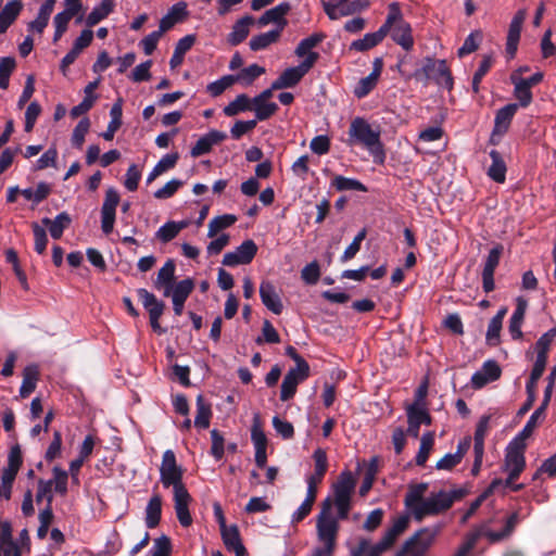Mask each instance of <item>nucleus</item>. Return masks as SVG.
I'll return each mask as SVG.
<instances>
[{
  "mask_svg": "<svg viewBox=\"0 0 556 556\" xmlns=\"http://www.w3.org/2000/svg\"><path fill=\"white\" fill-rule=\"evenodd\" d=\"M356 480L350 470L342 471L332 484L333 496L326 497L317 517V538L319 542H337L339 520H345L352 508V496Z\"/></svg>",
  "mask_w": 556,
  "mask_h": 556,
  "instance_id": "nucleus-1",
  "label": "nucleus"
},
{
  "mask_svg": "<svg viewBox=\"0 0 556 556\" xmlns=\"http://www.w3.org/2000/svg\"><path fill=\"white\" fill-rule=\"evenodd\" d=\"M349 143L361 144L366 148L374 157L376 164L386 161L384 146L380 140V130L374 129L363 117H355L349 128Z\"/></svg>",
  "mask_w": 556,
  "mask_h": 556,
  "instance_id": "nucleus-2",
  "label": "nucleus"
},
{
  "mask_svg": "<svg viewBox=\"0 0 556 556\" xmlns=\"http://www.w3.org/2000/svg\"><path fill=\"white\" fill-rule=\"evenodd\" d=\"M382 25H387V35L405 51H410L414 47L413 29L408 22L403 17L399 2H391L388 7V15Z\"/></svg>",
  "mask_w": 556,
  "mask_h": 556,
  "instance_id": "nucleus-3",
  "label": "nucleus"
},
{
  "mask_svg": "<svg viewBox=\"0 0 556 556\" xmlns=\"http://www.w3.org/2000/svg\"><path fill=\"white\" fill-rule=\"evenodd\" d=\"M413 77L425 86H427L430 80H434L438 85H442L451 90L454 85L452 73L445 60L426 58L422 66L414 72Z\"/></svg>",
  "mask_w": 556,
  "mask_h": 556,
  "instance_id": "nucleus-4",
  "label": "nucleus"
},
{
  "mask_svg": "<svg viewBox=\"0 0 556 556\" xmlns=\"http://www.w3.org/2000/svg\"><path fill=\"white\" fill-rule=\"evenodd\" d=\"M527 448L526 443H519L511 440L507 447L504 459L503 470L508 472L505 480V485H510L515 482L526 468L525 451Z\"/></svg>",
  "mask_w": 556,
  "mask_h": 556,
  "instance_id": "nucleus-5",
  "label": "nucleus"
},
{
  "mask_svg": "<svg viewBox=\"0 0 556 556\" xmlns=\"http://www.w3.org/2000/svg\"><path fill=\"white\" fill-rule=\"evenodd\" d=\"M184 469L177 464L174 451L166 450L163 453L160 467V479L164 488L173 486L174 491L186 488L182 483Z\"/></svg>",
  "mask_w": 556,
  "mask_h": 556,
  "instance_id": "nucleus-6",
  "label": "nucleus"
},
{
  "mask_svg": "<svg viewBox=\"0 0 556 556\" xmlns=\"http://www.w3.org/2000/svg\"><path fill=\"white\" fill-rule=\"evenodd\" d=\"M121 197L116 189L109 188L101 207V229L103 233L110 235L114 229L116 218V207L119 204Z\"/></svg>",
  "mask_w": 556,
  "mask_h": 556,
  "instance_id": "nucleus-7",
  "label": "nucleus"
},
{
  "mask_svg": "<svg viewBox=\"0 0 556 556\" xmlns=\"http://www.w3.org/2000/svg\"><path fill=\"white\" fill-rule=\"evenodd\" d=\"M504 248L502 244L494 245L486 258L482 270V288L485 293H490L495 289L494 273L500 264Z\"/></svg>",
  "mask_w": 556,
  "mask_h": 556,
  "instance_id": "nucleus-8",
  "label": "nucleus"
},
{
  "mask_svg": "<svg viewBox=\"0 0 556 556\" xmlns=\"http://www.w3.org/2000/svg\"><path fill=\"white\" fill-rule=\"evenodd\" d=\"M408 428L406 433L413 438L419 437V429L422 424L431 425V415L419 405L418 402L413 403L406 409Z\"/></svg>",
  "mask_w": 556,
  "mask_h": 556,
  "instance_id": "nucleus-9",
  "label": "nucleus"
},
{
  "mask_svg": "<svg viewBox=\"0 0 556 556\" xmlns=\"http://www.w3.org/2000/svg\"><path fill=\"white\" fill-rule=\"evenodd\" d=\"M502 368L494 359H488L482 364L480 370H477L471 377V386L473 389H481L490 382L501 378Z\"/></svg>",
  "mask_w": 556,
  "mask_h": 556,
  "instance_id": "nucleus-10",
  "label": "nucleus"
},
{
  "mask_svg": "<svg viewBox=\"0 0 556 556\" xmlns=\"http://www.w3.org/2000/svg\"><path fill=\"white\" fill-rule=\"evenodd\" d=\"M192 501L187 488H179L174 491L175 511L179 523L187 528L192 523L189 511V504Z\"/></svg>",
  "mask_w": 556,
  "mask_h": 556,
  "instance_id": "nucleus-11",
  "label": "nucleus"
},
{
  "mask_svg": "<svg viewBox=\"0 0 556 556\" xmlns=\"http://www.w3.org/2000/svg\"><path fill=\"white\" fill-rule=\"evenodd\" d=\"M175 261L168 258L164 265L159 269L156 279L153 281V287L156 290H163V295L168 298L172 293L175 283Z\"/></svg>",
  "mask_w": 556,
  "mask_h": 556,
  "instance_id": "nucleus-12",
  "label": "nucleus"
},
{
  "mask_svg": "<svg viewBox=\"0 0 556 556\" xmlns=\"http://www.w3.org/2000/svg\"><path fill=\"white\" fill-rule=\"evenodd\" d=\"M226 138L227 135L224 131L212 129L195 142L190 150V154L192 157L207 154L212 151L214 146L219 144Z\"/></svg>",
  "mask_w": 556,
  "mask_h": 556,
  "instance_id": "nucleus-13",
  "label": "nucleus"
},
{
  "mask_svg": "<svg viewBox=\"0 0 556 556\" xmlns=\"http://www.w3.org/2000/svg\"><path fill=\"white\" fill-rule=\"evenodd\" d=\"M523 21V11H518L510 21L506 41V53L509 59H513L516 55Z\"/></svg>",
  "mask_w": 556,
  "mask_h": 556,
  "instance_id": "nucleus-14",
  "label": "nucleus"
},
{
  "mask_svg": "<svg viewBox=\"0 0 556 556\" xmlns=\"http://www.w3.org/2000/svg\"><path fill=\"white\" fill-rule=\"evenodd\" d=\"M291 10V5L289 2H281L278 5L267 10L257 21V24L262 26H266L269 23H275L277 28H281V31L287 26L288 21L285 16Z\"/></svg>",
  "mask_w": 556,
  "mask_h": 556,
  "instance_id": "nucleus-15",
  "label": "nucleus"
},
{
  "mask_svg": "<svg viewBox=\"0 0 556 556\" xmlns=\"http://www.w3.org/2000/svg\"><path fill=\"white\" fill-rule=\"evenodd\" d=\"M189 15L187 3L179 1L175 3L168 12L161 18L159 29L164 34L173 28L177 23L184 22Z\"/></svg>",
  "mask_w": 556,
  "mask_h": 556,
  "instance_id": "nucleus-16",
  "label": "nucleus"
},
{
  "mask_svg": "<svg viewBox=\"0 0 556 556\" xmlns=\"http://www.w3.org/2000/svg\"><path fill=\"white\" fill-rule=\"evenodd\" d=\"M223 542L229 552L236 556H248V552L242 544L239 528L237 525L227 526L220 530Z\"/></svg>",
  "mask_w": 556,
  "mask_h": 556,
  "instance_id": "nucleus-17",
  "label": "nucleus"
},
{
  "mask_svg": "<svg viewBox=\"0 0 556 556\" xmlns=\"http://www.w3.org/2000/svg\"><path fill=\"white\" fill-rule=\"evenodd\" d=\"M262 303L274 314L280 315L283 309L282 301L276 291L275 286L269 281H262L260 286Z\"/></svg>",
  "mask_w": 556,
  "mask_h": 556,
  "instance_id": "nucleus-18",
  "label": "nucleus"
},
{
  "mask_svg": "<svg viewBox=\"0 0 556 556\" xmlns=\"http://www.w3.org/2000/svg\"><path fill=\"white\" fill-rule=\"evenodd\" d=\"M137 295L141 301L143 307L149 313L150 319H160L165 309V303L159 300L152 292H149L144 288L137 290Z\"/></svg>",
  "mask_w": 556,
  "mask_h": 556,
  "instance_id": "nucleus-19",
  "label": "nucleus"
},
{
  "mask_svg": "<svg viewBox=\"0 0 556 556\" xmlns=\"http://www.w3.org/2000/svg\"><path fill=\"white\" fill-rule=\"evenodd\" d=\"M387 25H381L377 31L368 33L362 39L352 41L350 50L365 52L375 48L387 37Z\"/></svg>",
  "mask_w": 556,
  "mask_h": 556,
  "instance_id": "nucleus-20",
  "label": "nucleus"
},
{
  "mask_svg": "<svg viewBox=\"0 0 556 556\" xmlns=\"http://www.w3.org/2000/svg\"><path fill=\"white\" fill-rule=\"evenodd\" d=\"M528 301L521 296L516 300V308L509 319L508 331L514 340L522 338L521 325L525 319Z\"/></svg>",
  "mask_w": 556,
  "mask_h": 556,
  "instance_id": "nucleus-21",
  "label": "nucleus"
},
{
  "mask_svg": "<svg viewBox=\"0 0 556 556\" xmlns=\"http://www.w3.org/2000/svg\"><path fill=\"white\" fill-rule=\"evenodd\" d=\"M544 370H545L544 368H541L539 366H533L530 377H529V380L527 381V384H526V391H527L528 396H527L526 402L519 408L518 416L525 415L532 408V406L535 402L536 383H538V380L542 377Z\"/></svg>",
  "mask_w": 556,
  "mask_h": 556,
  "instance_id": "nucleus-22",
  "label": "nucleus"
},
{
  "mask_svg": "<svg viewBox=\"0 0 556 556\" xmlns=\"http://www.w3.org/2000/svg\"><path fill=\"white\" fill-rule=\"evenodd\" d=\"M435 498L437 506L439 507L440 514L448 510L455 502L460 501L467 494L465 489H454L452 491L441 490L437 493H431Z\"/></svg>",
  "mask_w": 556,
  "mask_h": 556,
  "instance_id": "nucleus-23",
  "label": "nucleus"
},
{
  "mask_svg": "<svg viewBox=\"0 0 556 556\" xmlns=\"http://www.w3.org/2000/svg\"><path fill=\"white\" fill-rule=\"evenodd\" d=\"M517 111V103H509L496 111L493 127L495 128L496 134H506L508 131L511 121Z\"/></svg>",
  "mask_w": 556,
  "mask_h": 556,
  "instance_id": "nucleus-24",
  "label": "nucleus"
},
{
  "mask_svg": "<svg viewBox=\"0 0 556 556\" xmlns=\"http://www.w3.org/2000/svg\"><path fill=\"white\" fill-rule=\"evenodd\" d=\"M39 367L36 364L27 365L23 370V381L20 388V396L28 397L36 389L39 380Z\"/></svg>",
  "mask_w": 556,
  "mask_h": 556,
  "instance_id": "nucleus-25",
  "label": "nucleus"
},
{
  "mask_svg": "<svg viewBox=\"0 0 556 556\" xmlns=\"http://www.w3.org/2000/svg\"><path fill=\"white\" fill-rule=\"evenodd\" d=\"M254 23V18L250 15H245L239 18L232 26L231 33L227 37V41L230 46H238L243 42L249 36V26Z\"/></svg>",
  "mask_w": 556,
  "mask_h": 556,
  "instance_id": "nucleus-26",
  "label": "nucleus"
},
{
  "mask_svg": "<svg viewBox=\"0 0 556 556\" xmlns=\"http://www.w3.org/2000/svg\"><path fill=\"white\" fill-rule=\"evenodd\" d=\"M439 531H440V527H437L434 529H430V528L420 529L412 538L408 539V540H413L412 548H414L418 552H421L422 554H426L428 548L433 543L434 538Z\"/></svg>",
  "mask_w": 556,
  "mask_h": 556,
  "instance_id": "nucleus-27",
  "label": "nucleus"
},
{
  "mask_svg": "<svg viewBox=\"0 0 556 556\" xmlns=\"http://www.w3.org/2000/svg\"><path fill=\"white\" fill-rule=\"evenodd\" d=\"M489 155L492 163L488 169V176L497 184L505 182L507 166L502 154L497 150H491Z\"/></svg>",
  "mask_w": 556,
  "mask_h": 556,
  "instance_id": "nucleus-28",
  "label": "nucleus"
},
{
  "mask_svg": "<svg viewBox=\"0 0 556 556\" xmlns=\"http://www.w3.org/2000/svg\"><path fill=\"white\" fill-rule=\"evenodd\" d=\"M303 77L304 74L298 66L289 67L285 70L276 80L273 81V89L293 88L301 81Z\"/></svg>",
  "mask_w": 556,
  "mask_h": 556,
  "instance_id": "nucleus-29",
  "label": "nucleus"
},
{
  "mask_svg": "<svg viewBox=\"0 0 556 556\" xmlns=\"http://www.w3.org/2000/svg\"><path fill=\"white\" fill-rule=\"evenodd\" d=\"M23 10L22 0H11L0 11V27L4 30L16 21Z\"/></svg>",
  "mask_w": 556,
  "mask_h": 556,
  "instance_id": "nucleus-30",
  "label": "nucleus"
},
{
  "mask_svg": "<svg viewBox=\"0 0 556 556\" xmlns=\"http://www.w3.org/2000/svg\"><path fill=\"white\" fill-rule=\"evenodd\" d=\"M162 517V497L160 494H154L148 502L146 507V525L149 529H154L159 526Z\"/></svg>",
  "mask_w": 556,
  "mask_h": 556,
  "instance_id": "nucleus-31",
  "label": "nucleus"
},
{
  "mask_svg": "<svg viewBox=\"0 0 556 556\" xmlns=\"http://www.w3.org/2000/svg\"><path fill=\"white\" fill-rule=\"evenodd\" d=\"M281 36V28H275L267 33L253 36L249 42L252 51H261L277 42Z\"/></svg>",
  "mask_w": 556,
  "mask_h": 556,
  "instance_id": "nucleus-32",
  "label": "nucleus"
},
{
  "mask_svg": "<svg viewBox=\"0 0 556 556\" xmlns=\"http://www.w3.org/2000/svg\"><path fill=\"white\" fill-rule=\"evenodd\" d=\"M197 415L194 418V426L199 429H206L210 427L212 418V406L207 403L202 394L197 396Z\"/></svg>",
  "mask_w": 556,
  "mask_h": 556,
  "instance_id": "nucleus-33",
  "label": "nucleus"
},
{
  "mask_svg": "<svg viewBox=\"0 0 556 556\" xmlns=\"http://www.w3.org/2000/svg\"><path fill=\"white\" fill-rule=\"evenodd\" d=\"M428 490L427 482H420L417 484L409 485L408 492L404 498V505L410 513L416 509V507L421 503L426 497L424 496Z\"/></svg>",
  "mask_w": 556,
  "mask_h": 556,
  "instance_id": "nucleus-34",
  "label": "nucleus"
},
{
  "mask_svg": "<svg viewBox=\"0 0 556 556\" xmlns=\"http://www.w3.org/2000/svg\"><path fill=\"white\" fill-rule=\"evenodd\" d=\"M510 80L515 86L514 96L518 100V108H528L533 99L531 87L526 81L517 78L516 74H511Z\"/></svg>",
  "mask_w": 556,
  "mask_h": 556,
  "instance_id": "nucleus-35",
  "label": "nucleus"
},
{
  "mask_svg": "<svg viewBox=\"0 0 556 556\" xmlns=\"http://www.w3.org/2000/svg\"><path fill=\"white\" fill-rule=\"evenodd\" d=\"M179 160V154L177 152L168 153L164 155L153 167L150 174L147 177V184H151L155 178H157L163 173L174 168Z\"/></svg>",
  "mask_w": 556,
  "mask_h": 556,
  "instance_id": "nucleus-36",
  "label": "nucleus"
},
{
  "mask_svg": "<svg viewBox=\"0 0 556 556\" xmlns=\"http://www.w3.org/2000/svg\"><path fill=\"white\" fill-rule=\"evenodd\" d=\"M114 10L113 0H102L101 3L93 8L86 18V25L90 28L99 24Z\"/></svg>",
  "mask_w": 556,
  "mask_h": 556,
  "instance_id": "nucleus-37",
  "label": "nucleus"
},
{
  "mask_svg": "<svg viewBox=\"0 0 556 556\" xmlns=\"http://www.w3.org/2000/svg\"><path fill=\"white\" fill-rule=\"evenodd\" d=\"M53 9L54 8H52V1H45V3H42L39 9L36 20L28 24V30L42 34L49 23Z\"/></svg>",
  "mask_w": 556,
  "mask_h": 556,
  "instance_id": "nucleus-38",
  "label": "nucleus"
},
{
  "mask_svg": "<svg viewBox=\"0 0 556 556\" xmlns=\"http://www.w3.org/2000/svg\"><path fill=\"white\" fill-rule=\"evenodd\" d=\"M187 226H188V223L185 220L178 222V223L173 222V220L167 222L159 228V230L155 233V237L160 241L167 243V242L172 241L173 239H175L178 236V233L180 232V230H182Z\"/></svg>",
  "mask_w": 556,
  "mask_h": 556,
  "instance_id": "nucleus-39",
  "label": "nucleus"
},
{
  "mask_svg": "<svg viewBox=\"0 0 556 556\" xmlns=\"http://www.w3.org/2000/svg\"><path fill=\"white\" fill-rule=\"evenodd\" d=\"M413 518L417 522H421L427 516L440 515L439 507L437 506L435 498L432 494L426 497L412 513Z\"/></svg>",
  "mask_w": 556,
  "mask_h": 556,
  "instance_id": "nucleus-40",
  "label": "nucleus"
},
{
  "mask_svg": "<svg viewBox=\"0 0 556 556\" xmlns=\"http://www.w3.org/2000/svg\"><path fill=\"white\" fill-rule=\"evenodd\" d=\"M253 100L245 93H241L236 99L229 102L223 110L226 116H236L241 112L252 111Z\"/></svg>",
  "mask_w": 556,
  "mask_h": 556,
  "instance_id": "nucleus-41",
  "label": "nucleus"
},
{
  "mask_svg": "<svg viewBox=\"0 0 556 556\" xmlns=\"http://www.w3.org/2000/svg\"><path fill=\"white\" fill-rule=\"evenodd\" d=\"M331 187H333L337 191H361L367 192V187L355 178L344 177L342 175H336L331 180Z\"/></svg>",
  "mask_w": 556,
  "mask_h": 556,
  "instance_id": "nucleus-42",
  "label": "nucleus"
},
{
  "mask_svg": "<svg viewBox=\"0 0 556 556\" xmlns=\"http://www.w3.org/2000/svg\"><path fill=\"white\" fill-rule=\"evenodd\" d=\"M544 417L545 410L538 407L532 413L522 430L513 440L519 443H526V440L532 435L534 429L538 427L539 420L544 419Z\"/></svg>",
  "mask_w": 556,
  "mask_h": 556,
  "instance_id": "nucleus-43",
  "label": "nucleus"
},
{
  "mask_svg": "<svg viewBox=\"0 0 556 556\" xmlns=\"http://www.w3.org/2000/svg\"><path fill=\"white\" fill-rule=\"evenodd\" d=\"M434 445V432L428 431L422 434L420 439L419 451L415 457V462L417 466H425L427 463L430 452Z\"/></svg>",
  "mask_w": 556,
  "mask_h": 556,
  "instance_id": "nucleus-44",
  "label": "nucleus"
},
{
  "mask_svg": "<svg viewBox=\"0 0 556 556\" xmlns=\"http://www.w3.org/2000/svg\"><path fill=\"white\" fill-rule=\"evenodd\" d=\"M326 38V34L323 31L314 33L311 36L302 39L295 48V55L304 58L311 50L316 48Z\"/></svg>",
  "mask_w": 556,
  "mask_h": 556,
  "instance_id": "nucleus-45",
  "label": "nucleus"
},
{
  "mask_svg": "<svg viewBox=\"0 0 556 556\" xmlns=\"http://www.w3.org/2000/svg\"><path fill=\"white\" fill-rule=\"evenodd\" d=\"M265 73V68L257 65L251 64L248 67L242 68L236 76L237 83H241L244 86H250L253 81Z\"/></svg>",
  "mask_w": 556,
  "mask_h": 556,
  "instance_id": "nucleus-46",
  "label": "nucleus"
},
{
  "mask_svg": "<svg viewBox=\"0 0 556 556\" xmlns=\"http://www.w3.org/2000/svg\"><path fill=\"white\" fill-rule=\"evenodd\" d=\"M237 222V217L232 214H225L222 216L214 217L208 223V232L207 236L210 238L216 236L223 229H226L232 226Z\"/></svg>",
  "mask_w": 556,
  "mask_h": 556,
  "instance_id": "nucleus-47",
  "label": "nucleus"
},
{
  "mask_svg": "<svg viewBox=\"0 0 556 556\" xmlns=\"http://www.w3.org/2000/svg\"><path fill=\"white\" fill-rule=\"evenodd\" d=\"M71 223L72 218L68 213L62 212L58 214L49 229L50 236L59 240L63 236L64 230L70 227Z\"/></svg>",
  "mask_w": 556,
  "mask_h": 556,
  "instance_id": "nucleus-48",
  "label": "nucleus"
},
{
  "mask_svg": "<svg viewBox=\"0 0 556 556\" xmlns=\"http://www.w3.org/2000/svg\"><path fill=\"white\" fill-rule=\"evenodd\" d=\"M493 65L492 55H484L482 61L479 64L478 70L475 72L471 83V88L473 93H478L480 91V83L483 77L489 73Z\"/></svg>",
  "mask_w": 556,
  "mask_h": 556,
  "instance_id": "nucleus-49",
  "label": "nucleus"
},
{
  "mask_svg": "<svg viewBox=\"0 0 556 556\" xmlns=\"http://www.w3.org/2000/svg\"><path fill=\"white\" fill-rule=\"evenodd\" d=\"M552 342L553 341L545 337L544 334H542L539 338V340L535 343L536 359L533 366H539L545 369L548 357V351Z\"/></svg>",
  "mask_w": 556,
  "mask_h": 556,
  "instance_id": "nucleus-50",
  "label": "nucleus"
},
{
  "mask_svg": "<svg viewBox=\"0 0 556 556\" xmlns=\"http://www.w3.org/2000/svg\"><path fill=\"white\" fill-rule=\"evenodd\" d=\"M235 252L238 255V257L241 260L242 265H247V264H250L253 261V258L255 257V255L257 253V245L253 240L248 239V240H244L236 249Z\"/></svg>",
  "mask_w": 556,
  "mask_h": 556,
  "instance_id": "nucleus-51",
  "label": "nucleus"
},
{
  "mask_svg": "<svg viewBox=\"0 0 556 556\" xmlns=\"http://www.w3.org/2000/svg\"><path fill=\"white\" fill-rule=\"evenodd\" d=\"M194 289V281L191 278H186L184 280L174 283L172 293L169 296L172 299L184 300L187 301L189 295L192 293Z\"/></svg>",
  "mask_w": 556,
  "mask_h": 556,
  "instance_id": "nucleus-52",
  "label": "nucleus"
},
{
  "mask_svg": "<svg viewBox=\"0 0 556 556\" xmlns=\"http://www.w3.org/2000/svg\"><path fill=\"white\" fill-rule=\"evenodd\" d=\"M16 62L12 56L0 58V88L7 89L10 83V76L15 70Z\"/></svg>",
  "mask_w": 556,
  "mask_h": 556,
  "instance_id": "nucleus-53",
  "label": "nucleus"
},
{
  "mask_svg": "<svg viewBox=\"0 0 556 556\" xmlns=\"http://www.w3.org/2000/svg\"><path fill=\"white\" fill-rule=\"evenodd\" d=\"M379 78L369 74L366 77L359 79L357 85L354 88V96L357 99H363L367 97L377 86Z\"/></svg>",
  "mask_w": 556,
  "mask_h": 556,
  "instance_id": "nucleus-54",
  "label": "nucleus"
},
{
  "mask_svg": "<svg viewBox=\"0 0 556 556\" xmlns=\"http://www.w3.org/2000/svg\"><path fill=\"white\" fill-rule=\"evenodd\" d=\"M235 83H237L235 75H225L219 79L208 84L206 90L212 97H218Z\"/></svg>",
  "mask_w": 556,
  "mask_h": 556,
  "instance_id": "nucleus-55",
  "label": "nucleus"
},
{
  "mask_svg": "<svg viewBox=\"0 0 556 556\" xmlns=\"http://www.w3.org/2000/svg\"><path fill=\"white\" fill-rule=\"evenodd\" d=\"M53 480H38V488L36 493V503L40 504L43 500L47 501V506H51L53 502Z\"/></svg>",
  "mask_w": 556,
  "mask_h": 556,
  "instance_id": "nucleus-56",
  "label": "nucleus"
},
{
  "mask_svg": "<svg viewBox=\"0 0 556 556\" xmlns=\"http://www.w3.org/2000/svg\"><path fill=\"white\" fill-rule=\"evenodd\" d=\"M172 542L166 535L154 540L153 546L148 551L147 556H170Z\"/></svg>",
  "mask_w": 556,
  "mask_h": 556,
  "instance_id": "nucleus-57",
  "label": "nucleus"
},
{
  "mask_svg": "<svg viewBox=\"0 0 556 556\" xmlns=\"http://www.w3.org/2000/svg\"><path fill=\"white\" fill-rule=\"evenodd\" d=\"M53 488L54 491L64 496L67 493V481H68V472L62 469L59 466L53 467Z\"/></svg>",
  "mask_w": 556,
  "mask_h": 556,
  "instance_id": "nucleus-58",
  "label": "nucleus"
},
{
  "mask_svg": "<svg viewBox=\"0 0 556 556\" xmlns=\"http://www.w3.org/2000/svg\"><path fill=\"white\" fill-rule=\"evenodd\" d=\"M251 440L253 442L254 448H264L267 447V438L265 432L263 431L260 422L258 415L254 416L253 425L251 428Z\"/></svg>",
  "mask_w": 556,
  "mask_h": 556,
  "instance_id": "nucleus-59",
  "label": "nucleus"
},
{
  "mask_svg": "<svg viewBox=\"0 0 556 556\" xmlns=\"http://www.w3.org/2000/svg\"><path fill=\"white\" fill-rule=\"evenodd\" d=\"M90 121L88 117L81 118L75 126L72 135V143L76 148H81L85 142V136L89 131Z\"/></svg>",
  "mask_w": 556,
  "mask_h": 556,
  "instance_id": "nucleus-60",
  "label": "nucleus"
},
{
  "mask_svg": "<svg viewBox=\"0 0 556 556\" xmlns=\"http://www.w3.org/2000/svg\"><path fill=\"white\" fill-rule=\"evenodd\" d=\"M278 105L275 102H261L258 104H252V110L255 112V119L266 121L270 118L277 111Z\"/></svg>",
  "mask_w": 556,
  "mask_h": 556,
  "instance_id": "nucleus-61",
  "label": "nucleus"
},
{
  "mask_svg": "<svg viewBox=\"0 0 556 556\" xmlns=\"http://www.w3.org/2000/svg\"><path fill=\"white\" fill-rule=\"evenodd\" d=\"M301 278L306 285H316L320 278V267L317 261L308 263L301 270Z\"/></svg>",
  "mask_w": 556,
  "mask_h": 556,
  "instance_id": "nucleus-62",
  "label": "nucleus"
},
{
  "mask_svg": "<svg viewBox=\"0 0 556 556\" xmlns=\"http://www.w3.org/2000/svg\"><path fill=\"white\" fill-rule=\"evenodd\" d=\"M211 455L216 459L220 460L225 454V439L224 435L217 430H211Z\"/></svg>",
  "mask_w": 556,
  "mask_h": 556,
  "instance_id": "nucleus-63",
  "label": "nucleus"
},
{
  "mask_svg": "<svg viewBox=\"0 0 556 556\" xmlns=\"http://www.w3.org/2000/svg\"><path fill=\"white\" fill-rule=\"evenodd\" d=\"M482 535V530L477 529L468 533L465 538V542L459 546L454 556H468L469 553L475 548L478 540Z\"/></svg>",
  "mask_w": 556,
  "mask_h": 556,
  "instance_id": "nucleus-64",
  "label": "nucleus"
}]
</instances>
